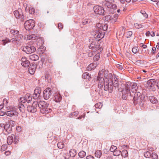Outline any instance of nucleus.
<instances>
[{"label": "nucleus", "mask_w": 159, "mask_h": 159, "mask_svg": "<svg viewBox=\"0 0 159 159\" xmlns=\"http://www.w3.org/2000/svg\"><path fill=\"white\" fill-rule=\"evenodd\" d=\"M34 9L32 7H29V11L30 14H33L34 13Z\"/></svg>", "instance_id": "e433bc0d"}, {"label": "nucleus", "mask_w": 159, "mask_h": 159, "mask_svg": "<svg viewBox=\"0 0 159 159\" xmlns=\"http://www.w3.org/2000/svg\"><path fill=\"white\" fill-rule=\"evenodd\" d=\"M131 84V89L130 91L132 93L133 92H136L138 87L137 86V85L136 83H133Z\"/></svg>", "instance_id": "aec40b11"}, {"label": "nucleus", "mask_w": 159, "mask_h": 159, "mask_svg": "<svg viewBox=\"0 0 159 159\" xmlns=\"http://www.w3.org/2000/svg\"><path fill=\"white\" fill-rule=\"evenodd\" d=\"M102 24L99 23H98L97 24L96 27V28L95 29L100 30H102Z\"/></svg>", "instance_id": "58836bf2"}, {"label": "nucleus", "mask_w": 159, "mask_h": 159, "mask_svg": "<svg viewBox=\"0 0 159 159\" xmlns=\"http://www.w3.org/2000/svg\"><path fill=\"white\" fill-rule=\"evenodd\" d=\"M88 75L89 73L87 72H86L83 74L82 75V77L84 79H87V77H88Z\"/></svg>", "instance_id": "6e6d98bb"}, {"label": "nucleus", "mask_w": 159, "mask_h": 159, "mask_svg": "<svg viewBox=\"0 0 159 159\" xmlns=\"http://www.w3.org/2000/svg\"><path fill=\"white\" fill-rule=\"evenodd\" d=\"M10 32L11 34L15 35V37H17V36L18 35V34H19V31L15 29H10Z\"/></svg>", "instance_id": "4be33fe9"}, {"label": "nucleus", "mask_w": 159, "mask_h": 159, "mask_svg": "<svg viewBox=\"0 0 159 159\" xmlns=\"http://www.w3.org/2000/svg\"><path fill=\"white\" fill-rule=\"evenodd\" d=\"M138 51V48L136 47H134L132 48V52L134 53H136Z\"/></svg>", "instance_id": "de8ad7c7"}, {"label": "nucleus", "mask_w": 159, "mask_h": 159, "mask_svg": "<svg viewBox=\"0 0 159 159\" xmlns=\"http://www.w3.org/2000/svg\"><path fill=\"white\" fill-rule=\"evenodd\" d=\"M94 37L96 39L103 38L104 36L105 32L100 30H94L93 31Z\"/></svg>", "instance_id": "423d86ee"}, {"label": "nucleus", "mask_w": 159, "mask_h": 159, "mask_svg": "<svg viewBox=\"0 0 159 159\" xmlns=\"http://www.w3.org/2000/svg\"><path fill=\"white\" fill-rule=\"evenodd\" d=\"M16 130L19 132L21 131V127L20 126H18L16 128Z\"/></svg>", "instance_id": "774afa93"}, {"label": "nucleus", "mask_w": 159, "mask_h": 159, "mask_svg": "<svg viewBox=\"0 0 159 159\" xmlns=\"http://www.w3.org/2000/svg\"><path fill=\"white\" fill-rule=\"evenodd\" d=\"M69 152L70 155L71 157H74L76 154V151L75 149H71Z\"/></svg>", "instance_id": "a878e982"}, {"label": "nucleus", "mask_w": 159, "mask_h": 159, "mask_svg": "<svg viewBox=\"0 0 159 159\" xmlns=\"http://www.w3.org/2000/svg\"><path fill=\"white\" fill-rule=\"evenodd\" d=\"M14 14L16 18L17 19L20 18L22 14L21 9L20 8L18 9V10H15L14 12Z\"/></svg>", "instance_id": "dca6fc26"}, {"label": "nucleus", "mask_w": 159, "mask_h": 159, "mask_svg": "<svg viewBox=\"0 0 159 159\" xmlns=\"http://www.w3.org/2000/svg\"><path fill=\"white\" fill-rule=\"evenodd\" d=\"M21 64L22 66L26 67H29L30 66V62L26 57H23L21 58Z\"/></svg>", "instance_id": "ddd939ff"}, {"label": "nucleus", "mask_w": 159, "mask_h": 159, "mask_svg": "<svg viewBox=\"0 0 159 159\" xmlns=\"http://www.w3.org/2000/svg\"><path fill=\"white\" fill-rule=\"evenodd\" d=\"M52 91L51 88H48L45 89L43 92L44 99L46 100L48 99L52 96Z\"/></svg>", "instance_id": "39448f33"}, {"label": "nucleus", "mask_w": 159, "mask_h": 159, "mask_svg": "<svg viewBox=\"0 0 159 159\" xmlns=\"http://www.w3.org/2000/svg\"><path fill=\"white\" fill-rule=\"evenodd\" d=\"M102 106V104L101 102L96 103L95 105V107L96 108H100Z\"/></svg>", "instance_id": "37998d69"}, {"label": "nucleus", "mask_w": 159, "mask_h": 159, "mask_svg": "<svg viewBox=\"0 0 159 159\" xmlns=\"http://www.w3.org/2000/svg\"><path fill=\"white\" fill-rule=\"evenodd\" d=\"M86 152L83 151H81L78 153V155L80 158H82L86 156Z\"/></svg>", "instance_id": "c85d7f7f"}, {"label": "nucleus", "mask_w": 159, "mask_h": 159, "mask_svg": "<svg viewBox=\"0 0 159 159\" xmlns=\"http://www.w3.org/2000/svg\"><path fill=\"white\" fill-rule=\"evenodd\" d=\"M141 13L146 18H147L148 15L144 11H141Z\"/></svg>", "instance_id": "4d7b16f0"}, {"label": "nucleus", "mask_w": 159, "mask_h": 159, "mask_svg": "<svg viewBox=\"0 0 159 159\" xmlns=\"http://www.w3.org/2000/svg\"><path fill=\"white\" fill-rule=\"evenodd\" d=\"M120 153L121 152L120 150L116 149L113 152V155L114 156H117L120 155Z\"/></svg>", "instance_id": "2f4dec72"}, {"label": "nucleus", "mask_w": 159, "mask_h": 159, "mask_svg": "<svg viewBox=\"0 0 159 159\" xmlns=\"http://www.w3.org/2000/svg\"><path fill=\"white\" fill-rule=\"evenodd\" d=\"M57 146L58 148L62 149L64 147V145L62 142H59L57 143Z\"/></svg>", "instance_id": "473e14b6"}, {"label": "nucleus", "mask_w": 159, "mask_h": 159, "mask_svg": "<svg viewBox=\"0 0 159 159\" xmlns=\"http://www.w3.org/2000/svg\"><path fill=\"white\" fill-rule=\"evenodd\" d=\"M144 155L145 157L149 158L151 157V153L150 152L147 151L144 152Z\"/></svg>", "instance_id": "72a5a7b5"}, {"label": "nucleus", "mask_w": 159, "mask_h": 159, "mask_svg": "<svg viewBox=\"0 0 159 159\" xmlns=\"http://www.w3.org/2000/svg\"><path fill=\"white\" fill-rule=\"evenodd\" d=\"M132 34V32L131 31H128L125 34L126 37L127 38H129L131 36Z\"/></svg>", "instance_id": "a19ab883"}, {"label": "nucleus", "mask_w": 159, "mask_h": 159, "mask_svg": "<svg viewBox=\"0 0 159 159\" xmlns=\"http://www.w3.org/2000/svg\"><path fill=\"white\" fill-rule=\"evenodd\" d=\"M7 145L6 144H4L3 145L1 148V150L2 151H4L6 150V149H7Z\"/></svg>", "instance_id": "603ef678"}, {"label": "nucleus", "mask_w": 159, "mask_h": 159, "mask_svg": "<svg viewBox=\"0 0 159 159\" xmlns=\"http://www.w3.org/2000/svg\"><path fill=\"white\" fill-rule=\"evenodd\" d=\"M29 57L30 59L33 61H36L39 59L38 56L35 54H32L29 56Z\"/></svg>", "instance_id": "5701e85b"}, {"label": "nucleus", "mask_w": 159, "mask_h": 159, "mask_svg": "<svg viewBox=\"0 0 159 159\" xmlns=\"http://www.w3.org/2000/svg\"><path fill=\"white\" fill-rule=\"evenodd\" d=\"M87 159H94V157L91 155L88 156L86 157Z\"/></svg>", "instance_id": "0e129e2a"}, {"label": "nucleus", "mask_w": 159, "mask_h": 159, "mask_svg": "<svg viewBox=\"0 0 159 159\" xmlns=\"http://www.w3.org/2000/svg\"><path fill=\"white\" fill-rule=\"evenodd\" d=\"M20 18L21 19V20L22 21L24 22L25 20H26V17L24 16L23 14L21 16Z\"/></svg>", "instance_id": "052dcab7"}, {"label": "nucleus", "mask_w": 159, "mask_h": 159, "mask_svg": "<svg viewBox=\"0 0 159 159\" xmlns=\"http://www.w3.org/2000/svg\"><path fill=\"white\" fill-rule=\"evenodd\" d=\"M38 102L37 101H34L32 105V106H28L27 107V110L30 112L34 113L37 110V104Z\"/></svg>", "instance_id": "9d476101"}, {"label": "nucleus", "mask_w": 159, "mask_h": 159, "mask_svg": "<svg viewBox=\"0 0 159 159\" xmlns=\"http://www.w3.org/2000/svg\"><path fill=\"white\" fill-rule=\"evenodd\" d=\"M151 157L153 159H157L158 158V155L155 152H153L151 154Z\"/></svg>", "instance_id": "c9c22d12"}, {"label": "nucleus", "mask_w": 159, "mask_h": 159, "mask_svg": "<svg viewBox=\"0 0 159 159\" xmlns=\"http://www.w3.org/2000/svg\"><path fill=\"white\" fill-rule=\"evenodd\" d=\"M35 65L34 64L30 65L28 68V70L30 74H33L35 70Z\"/></svg>", "instance_id": "a211bd4d"}, {"label": "nucleus", "mask_w": 159, "mask_h": 159, "mask_svg": "<svg viewBox=\"0 0 159 159\" xmlns=\"http://www.w3.org/2000/svg\"><path fill=\"white\" fill-rule=\"evenodd\" d=\"M121 155L124 157H127L128 155V152L127 151L125 150H123L121 152Z\"/></svg>", "instance_id": "c756f323"}, {"label": "nucleus", "mask_w": 159, "mask_h": 159, "mask_svg": "<svg viewBox=\"0 0 159 159\" xmlns=\"http://www.w3.org/2000/svg\"><path fill=\"white\" fill-rule=\"evenodd\" d=\"M36 50L35 48L30 44L23 48V51L27 54H30Z\"/></svg>", "instance_id": "6e6552de"}, {"label": "nucleus", "mask_w": 159, "mask_h": 159, "mask_svg": "<svg viewBox=\"0 0 159 159\" xmlns=\"http://www.w3.org/2000/svg\"><path fill=\"white\" fill-rule=\"evenodd\" d=\"M149 100L153 104H156L157 102V99L154 96H150L149 97Z\"/></svg>", "instance_id": "393cba45"}, {"label": "nucleus", "mask_w": 159, "mask_h": 159, "mask_svg": "<svg viewBox=\"0 0 159 159\" xmlns=\"http://www.w3.org/2000/svg\"><path fill=\"white\" fill-rule=\"evenodd\" d=\"M4 129L9 134L11 132L12 128L10 126V124L8 123H6L5 124V126Z\"/></svg>", "instance_id": "412c9836"}, {"label": "nucleus", "mask_w": 159, "mask_h": 159, "mask_svg": "<svg viewBox=\"0 0 159 159\" xmlns=\"http://www.w3.org/2000/svg\"><path fill=\"white\" fill-rule=\"evenodd\" d=\"M99 54L95 55L93 57V60L94 61H97L99 59Z\"/></svg>", "instance_id": "680f3d73"}, {"label": "nucleus", "mask_w": 159, "mask_h": 159, "mask_svg": "<svg viewBox=\"0 0 159 159\" xmlns=\"http://www.w3.org/2000/svg\"><path fill=\"white\" fill-rule=\"evenodd\" d=\"M144 98V94L141 95L139 92L131 93L128 96L129 100H133L134 105L139 104L140 106L144 105L145 100Z\"/></svg>", "instance_id": "f03ea898"}, {"label": "nucleus", "mask_w": 159, "mask_h": 159, "mask_svg": "<svg viewBox=\"0 0 159 159\" xmlns=\"http://www.w3.org/2000/svg\"><path fill=\"white\" fill-rule=\"evenodd\" d=\"M35 25V22L32 19L27 20L24 23V27L27 30L32 29Z\"/></svg>", "instance_id": "20e7f679"}, {"label": "nucleus", "mask_w": 159, "mask_h": 159, "mask_svg": "<svg viewBox=\"0 0 159 159\" xmlns=\"http://www.w3.org/2000/svg\"><path fill=\"white\" fill-rule=\"evenodd\" d=\"M79 112L78 111H75V112H74L72 113H71L70 115L69 116L71 117V116L73 115L75 116H77L79 114Z\"/></svg>", "instance_id": "49530a36"}, {"label": "nucleus", "mask_w": 159, "mask_h": 159, "mask_svg": "<svg viewBox=\"0 0 159 159\" xmlns=\"http://www.w3.org/2000/svg\"><path fill=\"white\" fill-rule=\"evenodd\" d=\"M111 6H112V7H111V8H112V9H116L117 8V6H116V5L115 4H113V3L112 4Z\"/></svg>", "instance_id": "338daca9"}, {"label": "nucleus", "mask_w": 159, "mask_h": 159, "mask_svg": "<svg viewBox=\"0 0 159 159\" xmlns=\"http://www.w3.org/2000/svg\"><path fill=\"white\" fill-rule=\"evenodd\" d=\"M111 16H106L104 17V20L105 21H109L111 20Z\"/></svg>", "instance_id": "c03bdc74"}, {"label": "nucleus", "mask_w": 159, "mask_h": 159, "mask_svg": "<svg viewBox=\"0 0 159 159\" xmlns=\"http://www.w3.org/2000/svg\"><path fill=\"white\" fill-rule=\"evenodd\" d=\"M107 24L102 25V31L104 32L107 30Z\"/></svg>", "instance_id": "ea45409f"}, {"label": "nucleus", "mask_w": 159, "mask_h": 159, "mask_svg": "<svg viewBox=\"0 0 159 159\" xmlns=\"http://www.w3.org/2000/svg\"><path fill=\"white\" fill-rule=\"evenodd\" d=\"M62 99V97L61 95L58 93H55L54 95L53 100L56 102H60Z\"/></svg>", "instance_id": "f3484780"}, {"label": "nucleus", "mask_w": 159, "mask_h": 159, "mask_svg": "<svg viewBox=\"0 0 159 159\" xmlns=\"http://www.w3.org/2000/svg\"><path fill=\"white\" fill-rule=\"evenodd\" d=\"M41 92V89L39 87H37L34 90V93L33 94V97L34 99H40L41 98L40 94Z\"/></svg>", "instance_id": "1a4fd4ad"}, {"label": "nucleus", "mask_w": 159, "mask_h": 159, "mask_svg": "<svg viewBox=\"0 0 159 159\" xmlns=\"http://www.w3.org/2000/svg\"><path fill=\"white\" fill-rule=\"evenodd\" d=\"M146 86L148 88L154 91L155 90L156 83L154 79H150L147 81Z\"/></svg>", "instance_id": "0eeeda50"}, {"label": "nucleus", "mask_w": 159, "mask_h": 159, "mask_svg": "<svg viewBox=\"0 0 159 159\" xmlns=\"http://www.w3.org/2000/svg\"><path fill=\"white\" fill-rule=\"evenodd\" d=\"M90 22V20L87 19H85L83 20L82 21V24L83 25H86L88 24Z\"/></svg>", "instance_id": "3c124183"}, {"label": "nucleus", "mask_w": 159, "mask_h": 159, "mask_svg": "<svg viewBox=\"0 0 159 159\" xmlns=\"http://www.w3.org/2000/svg\"><path fill=\"white\" fill-rule=\"evenodd\" d=\"M102 152L99 150H97L96 151L95 154L96 157L98 158H100L102 155Z\"/></svg>", "instance_id": "bb28decb"}, {"label": "nucleus", "mask_w": 159, "mask_h": 159, "mask_svg": "<svg viewBox=\"0 0 159 159\" xmlns=\"http://www.w3.org/2000/svg\"><path fill=\"white\" fill-rule=\"evenodd\" d=\"M116 67L120 69H122L123 68L122 65H120V64H117L116 65Z\"/></svg>", "instance_id": "e2e57ef3"}, {"label": "nucleus", "mask_w": 159, "mask_h": 159, "mask_svg": "<svg viewBox=\"0 0 159 159\" xmlns=\"http://www.w3.org/2000/svg\"><path fill=\"white\" fill-rule=\"evenodd\" d=\"M131 93L130 90L127 88L125 90H123L122 98L123 99L126 100L128 98L129 95Z\"/></svg>", "instance_id": "f8f14e48"}, {"label": "nucleus", "mask_w": 159, "mask_h": 159, "mask_svg": "<svg viewBox=\"0 0 159 159\" xmlns=\"http://www.w3.org/2000/svg\"><path fill=\"white\" fill-rule=\"evenodd\" d=\"M23 36L22 34H18L17 37H15L10 39V42H11L14 43H16V42H19L23 38Z\"/></svg>", "instance_id": "4468645a"}, {"label": "nucleus", "mask_w": 159, "mask_h": 159, "mask_svg": "<svg viewBox=\"0 0 159 159\" xmlns=\"http://www.w3.org/2000/svg\"><path fill=\"white\" fill-rule=\"evenodd\" d=\"M6 115L9 116H17L18 115V113L15 110L13 109L12 110L7 111L6 112Z\"/></svg>", "instance_id": "2eb2a0df"}, {"label": "nucleus", "mask_w": 159, "mask_h": 159, "mask_svg": "<svg viewBox=\"0 0 159 159\" xmlns=\"http://www.w3.org/2000/svg\"><path fill=\"white\" fill-rule=\"evenodd\" d=\"M93 10L96 14L104 15L105 11L103 7H102L96 6L94 7Z\"/></svg>", "instance_id": "9b49d317"}, {"label": "nucleus", "mask_w": 159, "mask_h": 159, "mask_svg": "<svg viewBox=\"0 0 159 159\" xmlns=\"http://www.w3.org/2000/svg\"><path fill=\"white\" fill-rule=\"evenodd\" d=\"M14 137V134H12L8 137L7 141L8 145H10L13 143Z\"/></svg>", "instance_id": "6ab92c4d"}, {"label": "nucleus", "mask_w": 159, "mask_h": 159, "mask_svg": "<svg viewBox=\"0 0 159 159\" xmlns=\"http://www.w3.org/2000/svg\"><path fill=\"white\" fill-rule=\"evenodd\" d=\"M20 104H23L22 103H25L26 102L25 100V97H21L20 99Z\"/></svg>", "instance_id": "f704fd0d"}, {"label": "nucleus", "mask_w": 159, "mask_h": 159, "mask_svg": "<svg viewBox=\"0 0 159 159\" xmlns=\"http://www.w3.org/2000/svg\"><path fill=\"white\" fill-rule=\"evenodd\" d=\"M19 141V140L18 139V138L17 137H16L14 135V137L13 141V142L14 143L16 144Z\"/></svg>", "instance_id": "8fccbe9b"}, {"label": "nucleus", "mask_w": 159, "mask_h": 159, "mask_svg": "<svg viewBox=\"0 0 159 159\" xmlns=\"http://www.w3.org/2000/svg\"><path fill=\"white\" fill-rule=\"evenodd\" d=\"M117 149V148L116 146H115L114 145H112L111 147L110 150L111 152H113L116 150Z\"/></svg>", "instance_id": "79ce46f5"}, {"label": "nucleus", "mask_w": 159, "mask_h": 159, "mask_svg": "<svg viewBox=\"0 0 159 159\" xmlns=\"http://www.w3.org/2000/svg\"><path fill=\"white\" fill-rule=\"evenodd\" d=\"M10 40H9L8 39H6L5 40H3V44L4 45H5L7 43H8L9 42H10Z\"/></svg>", "instance_id": "bf43d9fd"}, {"label": "nucleus", "mask_w": 159, "mask_h": 159, "mask_svg": "<svg viewBox=\"0 0 159 159\" xmlns=\"http://www.w3.org/2000/svg\"><path fill=\"white\" fill-rule=\"evenodd\" d=\"M58 27L60 30H61L63 28V25L61 23H59L58 25Z\"/></svg>", "instance_id": "13d9d810"}, {"label": "nucleus", "mask_w": 159, "mask_h": 159, "mask_svg": "<svg viewBox=\"0 0 159 159\" xmlns=\"http://www.w3.org/2000/svg\"><path fill=\"white\" fill-rule=\"evenodd\" d=\"M140 46L141 47H143V48H146L147 46L146 45L144 44L143 43H141L140 44Z\"/></svg>", "instance_id": "69168bd1"}, {"label": "nucleus", "mask_w": 159, "mask_h": 159, "mask_svg": "<svg viewBox=\"0 0 159 159\" xmlns=\"http://www.w3.org/2000/svg\"><path fill=\"white\" fill-rule=\"evenodd\" d=\"M8 101L6 98H4L3 100V103L4 105L6 106L8 103Z\"/></svg>", "instance_id": "5fc2aeb1"}, {"label": "nucleus", "mask_w": 159, "mask_h": 159, "mask_svg": "<svg viewBox=\"0 0 159 159\" xmlns=\"http://www.w3.org/2000/svg\"><path fill=\"white\" fill-rule=\"evenodd\" d=\"M35 37V35L34 34H29L27 36V39L29 40H34Z\"/></svg>", "instance_id": "7c9ffc66"}, {"label": "nucleus", "mask_w": 159, "mask_h": 159, "mask_svg": "<svg viewBox=\"0 0 159 159\" xmlns=\"http://www.w3.org/2000/svg\"><path fill=\"white\" fill-rule=\"evenodd\" d=\"M95 47H96L95 43L94 42L91 43L89 46L90 48H94Z\"/></svg>", "instance_id": "09e8293b"}, {"label": "nucleus", "mask_w": 159, "mask_h": 159, "mask_svg": "<svg viewBox=\"0 0 159 159\" xmlns=\"http://www.w3.org/2000/svg\"><path fill=\"white\" fill-rule=\"evenodd\" d=\"M18 108L20 111L22 113H24L25 111V106L23 104H20L18 106Z\"/></svg>", "instance_id": "cd10ccee"}, {"label": "nucleus", "mask_w": 159, "mask_h": 159, "mask_svg": "<svg viewBox=\"0 0 159 159\" xmlns=\"http://www.w3.org/2000/svg\"><path fill=\"white\" fill-rule=\"evenodd\" d=\"M25 100L28 103H30L31 102L32 100V97L30 96L29 93H27L25 96Z\"/></svg>", "instance_id": "b1692460"}, {"label": "nucleus", "mask_w": 159, "mask_h": 159, "mask_svg": "<svg viewBox=\"0 0 159 159\" xmlns=\"http://www.w3.org/2000/svg\"><path fill=\"white\" fill-rule=\"evenodd\" d=\"M9 122L10 124L12 126H14L16 125L15 122L13 120H9Z\"/></svg>", "instance_id": "864d4df0"}, {"label": "nucleus", "mask_w": 159, "mask_h": 159, "mask_svg": "<svg viewBox=\"0 0 159 159\" xmlns=\"http://www.w3.org/2000/svg\"><path fill=\"white\" fill-rule=\"evenodd\" d=\"M134 26L137 29H139V28H141L143 27V25L141 24H138V23H136L134 24Z\"/></svg>", "instance_id": "a18cd8bd"}, {"label": "nucleus", "mask_w": 159, "mask_h": 159, "mask_svg": "<svg viewBox=\"0 0 159 159\" xmlns=\"http://www.w3.org/2000/svg\"><path fill=\"white\" fill-rule=\"evenodd\" d=\"M104 72V71L103 70L99 72L97 77V80L98 81V87L102 89L103 86L105 91H108L109 93H112L114 87L115 88L118 87V82L116 77L113 78V76L111 73L109 74L106 77L105 74L104 75L105 78V79L103 77Z\"/></svg>", "instance_id": "f257e3e1"}, {"label": "nucleus", "mask_w": 159, "mask_h": 159, "mask_svg": "<svg viewBox=\"0 0 159 159\" xmlns=\"http://www.w3.org/2000/svg\"><path fill=\"white\" fill-rule=\"evenodd\" d=\"M112 3L109 2V1H107L105 4V5L108 8H111Z\"/></svg>", "instance_id": "4c0bfd02"}, {"label": "nucleus", "mask_w": 159, "mask_h": 159, "mask_svg": "<svg viewBox=\"0 0 159 159\" xmlns=\"http://www.w3.org/2000/svg\"><path fill=\"white\" fill-rule=\"evenodd\" d=\"M49 104L44 101L38 102L37 107L40 109V112L42 114H47L52 111L51 109L48 107Z\"/></svg>", "instance_id": "7ed1b4c3"}]
</instances>
